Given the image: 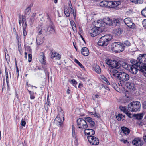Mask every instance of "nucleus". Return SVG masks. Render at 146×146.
Wrapping results in <instances>:
<instances>
[{"instance_id":"1","label":"nucleus","mask_w":146,"mask_h":146,"mask_svg":"<svg viewBox=\"0 0 146 146\" xmlns=\"http://www.w3.org/2000/svg\"><path fill=\"white\" fill-rule=\"evenodd\" d=\"M112 73L113 76L117 78L119 80V86H122L121 82L123 83L129 80L130 79L129 75L125 72L123 71H119V70L114 69L112 70Z\"/></svg>"},{"instance_id":"2","label":"nucleus","mask_w":146,"mask_h":146,"mask_svg":"<svg viewBox=\"0 0 146 146\" xmlns=\"http://www.w3.org/2000/svg\"><path fill=\"white\" fill-rule=\"evenodd\" d=\"M138 59L140 64L139 67V71L143 73L146 77V54H140Z\"/></svg>"},{"instance_id":"3","label":"nucleus","mask_w":146,"mask_h":146,"mask_svg":"<svg viewBox=\"0 0 146 146\" xmlns=\"http://www.w3.org/2000/svg\"><path fill=\"white\" fill-rule=\"evenodd\" d=\"M111 50L115 53H120L123 51L125 48V46L123 43L117 42H115L111 45Z\"/></svg>"},{"instance_id":"4","label":"nucleus","mask_w":146,"mask_h":146,"mask_svg":"<svg viewBox=\"0 0 146 146\" xmlns=\"http://www.w3.org/2000/svg\"><path fill=\"white\" fill-rule=\"evenodd\" d=\"M112 39V36L111 35H106L100 38L98 44L101 46H106Z\"/></svg>"},{"instance_id":"5","label":"nucleus","mask_w":146,"mask_h":146,"mask_svg":"<svg viewBox=\"0 0 146 146\" xmlns=\"http://www.w3.org/2000/svg\"><path fill=\"white\" fill-rule=\"evenodd\" d=\"M60 111L59 112L58 115L54 120V123L59 127H62L64 121V113L62 109L60 108Z\"/></svg>"},{"instance_id":"6","label":"nucleus","mask_w":146,"mask_h":146,"mask_svg":"<svg viewBox=\"0 0 146 146\" xmlns=\"http://www.w3.org/2000/svg\"><path fill=\"white\" fill-rule=\"evenodd\" d=\"M140 103L138 101H133L130 103L128 106V110L130 111H137L140 110Z\"/></svg>"},{"instance_id":"7","label":"nucleus","mask_w":146,"mask_h":146,"mask_svg":"<svg viewBox=\"0 0 146 146\" xmlns=\"http://www.w3.org/2000/svg\"><path fill=\"white\" fill-rule=\"evenodd\" d=\"M106 62L111 68L113 70L115 68L119 69L121 66V64L115 60L107 59L106 60Z\"/></svg>"},{"instance_id":"8","label":"nucleus","mask_w":146,"mask_h":146,"mask_svg":"<svg viewBox=\"0 0 146 146\" xmlns=\"http://www.w3.org/2000/svg\"><path fill=\"white\" fill-rule=\"evenodd\" d=\"M77 123L78 128L82 130L85 129L88 127L86 121L82 118H80L78 119Z\"/></svg>"},{"instance_id":"9","label":"nucleus","mask_w":146,"mask_h":146,"mask_svg":"<svg viewBox=\"0 0 146 146\" xmlns=\"http://www.w3.org/2000/svg\"><path fill=\"white\" fill-rule=\"evenodd\" d=\"M125 24L129 27L134 29L135 27V25L133 23L132 20L130 18H127L123 21Z\"/></svg>"},{"instance_id":"10","label":"nucleus","mask_w":146,"mask_h":146,"mask_svg":"<svg viewBox=\"0 0 146 146\" xmlns=\"http://www.w3.org/2000/svg\"><path fill=\"white\" fill-rule=\"evenodd\" d=\"M89 142L92 145H97L99 143L98 139L94 136H90L87 137Z\"/></svg>"},{"instance_id":"11","label":"nucleus","mask_w":146,"mask_h":146,"mask_svg":"<svg viewBox=\"0 0 146 146\" xmlns=\"http://www.w3.org/2000/svg\"><path fill=\"white\" fill-rule=\"evenodd\" d=\"M107 7L109 8L116 7L120 4V1H107Z\"/></svg>"},{"instance_id":"12","label":"nucleus","mask_w":146,"mask_h":146,"mask_svg":"<svg viewBox=\"0 0 146 146\" xmlns=\"http://www.w3.org/2000/svg\"><path fill=\"white\" fill-rule=\"evenodd\" d=\"M139 66L135 65H131L129 70L130 72L133 74H136L138 70L139 71Z\"/></svg>"},{"instance_id":"13","label":"nucleus","mask_w":146,"mask_h":146,"mask_svg":"<svg viewBox=\"0 0 146 146\" xmlns=\"http://www.w3.org/2000/svg\"><path fill=\"white\" fill-rule=\"evenodd\" d=\"M100 31L98 28L96 27L92 28L90 31V35L93 37L95 36L100 34Z\"/></svg>"},{"instance_id":"14","label":"nucleus","mask_w":146,"mask_h":146,"mask_svg":"<svg viewBox=\"0 0 146 146\" xmlns=\"http://www.w3.org/2000/svg\"><path fill=\"white\" fill-rule=\"evenodd\" d=\"M132 143L135 146H141L143 144V141L139 138H135L133 141Z\"/></svg>"},{"instance_id":"15","label":"nucleus","mask_w":146,"mask_h":146,"mask_svg":"<svg viewBox=\"0 0 146 146\" xmlns=\"http://www.w3.org/2000/svg\"><path fill=\"white\" fill-rule=\"evenodd\" d=\"M48 34H54L55 33V27L54 25H49L47 27L46 31H45Z\"/></svg>"},{"instance_id":"16","label":"nucleus","mask_w":146,"mask_h":146,"mask_svg":"<svg viewBox=\"0 0 146 146\" xmlns=\"http://www.w3.org/2000/svg\"><path fill=\"white\" fill-rule=\"evenodd\" d=\"M84 133L85 134H86L87 137L90 136H93L95 133V131L91 129H86L84 130Z\"/></svg>"},{"instance_id":"17","label":"nucleus","mask_w":146,"mask_h":146,"mask_svg":"<svg viewBox=\"0 0 146 146\" xmlns=\"http://www.w3.org/2000/svg\"><path fill=\"white\" fill-rule=\"evenodd\" d=\"M122 21L121 19L119 18H114L112 21V24L115 26L119 27L121 25V22Z\"/></svg>"},{"instance_id":"18","label":"nucleus","mask_w":146,"mask_h":146,"mask_svg":"<svg viewBox=\"0 0 146 146\" xmlns=\"http://www.w3.org/2000/svg\"><path fill=\"white\" fill-rule=\"evenodd\" d=\"M40 57L39 61L42 64H45L46 63V58L43 52L40 53Z\"/></svg>"},{"instance_id":"19","label":"nucleus","mask_w":146,"mask_h":146,"mask_svg":"<svg viewBox=\"0 0 146 146\" xmlns=\"http://www.w3.org/2000/svg\"><path fill=\"white\" fill-rule=\"evenodd\" d=\"M103 22V20H98L95 24V27L98 28L104 27L105 26L104 23Z\"/></svg>"},{"instance_id":"20","label":"nucleus","mask_w":146,"mask_h":146,"mask_svg":"<svg viewBox=\"0 0 146 146\" xmlns=\"http://www.w3.org/2000/svg\"><path fill=\"white\" fill-rule=\"evenodd\" d=\"M103 22L105 24L110 25L112 24V21L108 17H105L103 19Z\"/></svg>"},{"instance_id":"21","label":"nucleus","mask_w":146,"mask_h":146,"mask_svg":"<svg viewBox=\"0 0 146 146\" xmlns=\"http://www.w3.org/2000/svg\"><path fill=\"white\" fill-rule=\"evenodd\" d=\"M82 54L84 56H88L89 54V52L88 49L86 47L83 48L81 50Z\"/></svg>"},{"instance_id":"22","label":"nucleus","mask_w":146,"mask_h":146,"mask_svg":"<svg viewBox=\"0 0 146 146\" xmlns=\"http://www.w3.org/2000/svg\"><path fill=\"white\" fill-rule=\"evenodd\" d=\"M36 30L38 33V36H39L44 32V29L42 28V25H39L36 28Z\"/></svg>"},{"instance_id":"23","label":"nucleus","mask_w":146,"mask_h":146,"mask_svg":"<svg viewBox=\"0 0 146 146\" xmlns=\"http://www.w3.org/2000/svg\"><path fill=\"white\" fill-rule=\"evenodd\" d=\"M52 54L51 55V58H53L54 57H56V58L58 60H60L61 58L60 55L58 53L56 52H51Z\"/></svg>"},{"instance_id":"24","label":"nucleus","mask_w":146,"mask_h":146,"mask_svg":"<svg viewBox=\"0 0 146 146\" xmlns=\"http://www.w3.org/2000/svg\"><path fill=\"white\" fill-rule=\"evenodd\" d=\"M144 115V113H142L137 114H133V116L136 119L140 120L142 119Z\"/></svg>"},{"instance_id":"25","label":"nucleus","mask_w":146,"mask_h":146,"mask_svg":"<svg viewBox=\"0 0 146 146\" xmlns=\"http://www.w3.org/2000/svg\"><path fill=\"white\" fill-rule=\"evenodd\" d=\"M44 38L43 37L40 38V36H38L36 38V42L37 44L39 45L42 44L44 41Z\"/></svg>"},{"instance_id":"26","label":"nucleus","mask_w":146,"mask_h":146,"mask_svg":"<svg viewBox=\"0 0 146 146\" xmlns=\"http://www.w3.org/2000/svg\"><path fill=\"white\" fill-rule=\"evenodd\" d=\"M125 86L129 89H132V90H133L134 87V85L133 83L130 82H126L125 84Z\"/></svg>"},{"instance_id":"27","label":"nucleus","mask_w":146,"mask_h":146,"mask_svg":"<svg viewBox=\"0 0 146 146\" xmlns=\"http://www.w3.org/2000/svg\"><path fill=\"white\" fill-rule=\"evenodd\" d=\"M121 129L123 132L126 135H128L130 132V131L128 128L124 127H122Z\"/></svg>"},{"instance_id":"28","label":"nucleus","mask_w":146,"mask_h":146,"mask_svg":"<svg viewBox=\"0 0 146 146\" xmlns=\"http://www.w3.org/2000/svg\"><path fill=\"white\" fill-rule=\"evenodd\" d=\"M93 68L94 71L98 74H100L101 72V68L98 65L94 66Z\"/></svg>"},{"instance_id":"29","label":"nucleus","mask_w":146,"mask_h":146,"mask_svg":"<svg viewBox=\"0 0 146 146\" xmlns=\"http://www.w3.org/2000/svg\"><path fill=\"white\" fill-rule=\"evenodd\" d=\"M116 118L119 121L123 120L125 119V115H122L121 114H118V115L116 116Z\"/></svg>"},{"instance_id":"30","label":"nucleus","mask_w":146,"mask_h":146,"mask_svg":"<svg viewBox=\"0 0 146 146\" xmlns=\"http://www.w3.org/2000/svg\"><path fill=\"white\" fill-rule=\"evenodd\" d=\"M131 65H129L128 63L126 62H123L121 66L123 68L125 69L126 70H128L129 68L130 67Z\"/></svg>"},{"instance_id":"31","label":"nucleus","mask_w":146,"mask_h":146,"mask_svg":"<svg viewBox=\"0 0 146 146\" xmlns=\"http://www.w3.org/2000/svg\"><path fill=\"white\" fill-rule=\"evenodd\" d=\"M64 14L67 17H69L70 16V13L67 7H64Z\"/></svg>"},{"instance_id":"32","label":"nucleus","mask_w":146,"mask_h":146,"mask_svg":"<svg viewBox=\"0 0 146 146\" xmlns=\"http://www.w3.org/2000/svg\"><path fill=\"white\" fill-rule=\"evenodd\" d=\"M139 58V57L137 58V60H132V63L133 64V65H135L136 66H139V65H140V64L138 59Z\"/></svg>"},{"instance_id":"33","label":"nucleus","mask_w":146,"mask_h":146,"mask_svg":"<svg viewBox=\"0 0 146 146\" xmlns=\"http://www.w3.org/2000/svg\"><path fill=\"white\" fill-rule=\"evenodd\" d=\"M100 5L102 7H107V1H103L100 2Z\"/></svg>"},{"instance_id":"34","label":"nucleus","mask_w":146,"mask_h":146,"mask_svg":"<svg viewBox=\"0 0 146 146\" xmlns=\"http://www.w3.org/2000/svg\"><path fill=\"white\" fill-rule=\"evenodd\" d=\"M27 90L30 95V98L31 99H34L35 98V97L34 96V92L29 90L28 89Z\"/></svg>"},{"instance_id":"35","label":"nucleus","mask_w":146,"mask_h":146,"mask_svg":"<svg viewBox=\"0 0 146 146\" xmlns=\"http://www.w3.org/2000/svg\"><path fill=\"white\" fill-rule=\"evenodd\" d=\"M130 1L135 4H142L143 2V0H130Z\"/></svg>"},{"instance_id":"36","label":"nucleus","mask_w":146,"mask_h":146,"mask_svg":"<svg viewBox=\"0 0 146 146\" xmlns=\"http://www.w3.org/2000/svg\"><path fill=\"white\" fill-rule=\"evenodd\" d=\"M119 109L121 111H123L125 113L128 111L126 109V108L125 106H119Z\"/></svg>"},{"instance_id":"37","label":"nucleus","mask_w":146,"mask_h":146,"mask_svg":"<svg viewBox=\"0 0 146 146\" xmlns=\"http://www.w3.org/2000/svg\"><path fill=\"white\" fill-rule=\"evenodd\" d=\"M72 136L73 137L75 138L76 139V134H75V128L74 126L73 125L72 126Z\"/></svg>"},{"instance_id":"38","label":"nucleus","mask_w":146,"mask_h":146,"mask_svg":"<svg viewBox=\"0 0 146 146\" xmlns=\"http://www.w3.org/2000/svg\"><path fill=\"white\" fill-rule=\"evenodd\" d=\"M122 43L123 44V45L125 46V47H129L131 45V43L130 42L127 40L124 41Z\"/></svg>"},{"instance_id":"39","label":"nucleus","mask_w":146,"mask_h":146,"mask_svg":"<svg viewBox=\"0 0 146 146\" xmlns=\"http://www.w3.org/2000/svg\"><path fill=\"white\" fill-rule=\"evenodd\" d=\"M74 61L81 68L84 69L82 65L77 59H75Z\"/></svg>"},{"instance_id":"40","label":"nucleus","mask_w":146,"mask_h":146,"mask_svg":"<svg viewBox=\"0 0 146 146\" xmlns=\"http://www.w3.org/2000/svg\"><path fill=\"white\" fill-rule=\"evenodd\" d=\"M122 31L120 28H118L116 29L115 32L117 35H120L122 33Z\"/></svg>"},{"instance_id":"41","label":"nucleus","mask_w":146,"mask_h":146,"mask_svg":"<svg viewBox=\"0 0 146 146\" xmlns=\"http://www.w3.org/2000/svg\"><path fill=\"white\" fill-rule=\"evenodd\" d=\"M5 53L6 60L7 61V63H9V62L10 61V56L8 54H6L5 52Z\"/></svg>"},{"instance_id":"42","label":"nucleus","mask_w":146,"mask_h":146,"mask_svg":"<svg viewBox=\"0 0 146 146\" xmlns=\"http://www.w3.org/2000/svg\"><path fill=\"white\" fill-rule=\"evenodd\" d=\"M141 13L143 16L146 17V7L141 11Z\"/></svg>"},{"instance_id":"43","label":"nucleus","mask_w":146,"mask_h":146,"mask_svg":"<svg viewBox=\"0 0 146 146\" xmlns=\"http://www.w3.org/2000/svg\"><path fill=\"white\" fill-rule=\"evenodd\" d=\"M49 104H48L46 102V103L44 105L45 109L47 113H48V108L50 106Z\"/></svg>"},{"instance_id":"44","label":"nucleus","mask_w":146,"mask_h":146,"mask_svg":"<svg viewBox=\"0 0 146 146\" xmlns=\"http://www.w3.org/2000/svg\"><path fill=\"white\" fill-rule=\"evenodd\" d=\"M71 82L73 84V85L74 86H75L76 88H77V87L76 86V85L77 84V82L74 79H72L71 80Z\"/></svg>"},{"instance_id":"45","label":"nucleus","mask_w":146,"mask_h":146,"mask_svg":"<svg viewBox=\"0 0 146 146\" xmlns=\"http://www.w3.org/2000/svg\"><path fill=\"white\" fill-rule=\"evenodd\" d=\"M101 78L104 80V81H105V82H106L107 83V84H110V82L108 81L107 79L104 76H101Z\"/></svg>"},{"instance_id":"46","label":"nucleus","mask_w":146,"mask_h":146,"mask_svg":"<svg viewBox=\"0 0 146 146\" xmlns=\"http://www.w3.org/2000/svg\"><path fill=\"white\" fill-rule=\"evenodd\" d=\"M70 12L72 13L74 16V18H75L76 17V13L74 12V9L72 8V9H69Z\"/></svg>"},{"instance_id":"47","label":"nucleus","mask_w":146,"mask_h":146,"mask_svg":"<svg viewBox=\"0 0 146 146\" xmlns=\"http://www.w3.org/2000/svg\"><path fill=\"white\" fill-rule=\"evenodd\" d=\"M90 123V128H93L95 125V123L92 120Z\"/></svg>"},{"instance_id":"48","label":"nucleus","mask_w":146,"mask_h":146,"mask_svg":"<svg viewBox=\"0 0 146 146\" xmlns=\"http://www.w3.org/2000/svg\"><path fill=\"white\" fill-rule=\"evenodd\" d=\"M86 121H87L88 122L90 123L92 120V119L89 117H86L85 118V120Z\"/></svg>"},{"instance_id":"49","label":"nucleus","mask_w":146,"mask_h":146,"mask_svg":"<svg viewBox=\"0 0 146 146\" xmlns=\"http://www.w3.org/2000/svg\"><path fill=\"white\" fill-rule=\"evenodd\" d=\"M44 70L45 72L46 75L48 77V79H49V73L48 72V71L46 68H45V69H44Z\"/></svg>"},{"instance_id":"50","label":"nucleus","mask_w":146,"mask_h":146,"mask_svg":"<svg viewBox=\"0 0 146 146\" xmlns=\"http://www.w3.org/2000/svg\"><path fill=\"white\" fill-rule=\"evenodd\" d=\"M26 124V122L25 121V119H23V118H22L21 121V126L25 127Z\"/></svg>"},{"instance_id":"51","label":"nucleus","mask_w":146,"mask_h":146,"mask_svg":"<svg viewBox=\"0 0 146 146\" xmlns=\"http://www.w3.org/2000/svg\"><path fill=\"white\" fill-rule=\"evenodd\" d=\"M111 84L113 87L117 91V89L118 88V87L117 84L115 83H113Z\"/></svg>"},{"instance_id":"52","label":"nucleus","mask_w":146,"mask_h":146,"mask_svg":"<svg viewBox=\"0 0 146 146\" xmlns=\"http://www.w3.org/2000/svg\"><path fill=\"white\" fill-rule=\"evenodd\" d=\"M126 114V115L129 118H131L132 116H133V115L131 114V113L129 112L128 111L125 113Z\"/></svg>"},{"instance_id":"53","label":"nucleus","mask_w":146,"mask_h":146,"mask_svg":"<svg viewBox=\"0 0 146 146\" xmlns=\"http://www.w3.org/2000/svg\"><path fill=\"white\" fill-rule=\"evenodd\" d=\"M28 61L29 62H30L32 61V54H28Z\"/></svg>"},{"instance_id":"54","label":"nucleus","mask_w":146,"mask_h":146,"mask_svg":"<svg viewBox=\"0 0 146 146\" xmlns=\"http://www.w3.org/2000/svg\"><path fill=\"white\" fill-rule=\"evenodd\" d=\"M34 20V18L31 17L29 19V22L30 24L31 25H32L33 24V22Z\"/></svg>"},{"instance_id":"55","label":"nucleus","mask_w":146,"mask_h":146,"mask_svg":"<svg viewBox=\"0 0 146 146\" xmlns=\"http://www.w3.org/2000/svg\"><path fill=\"white\" fill-rule=\"evenodd\" d=\"M121 142H123L124 143L126 144L127 145L129 144V142L127 140H125L123 139H121L120 140Z\"/></svg>"},{"instance_id":"56","label":"nucleus","mask_w":146,"mask_h":146,"mask_svg":"<svg viewBox=\"0 0 146 146\" xmlns=\"http://www.w3.org/2000/svg\"><path fill=\"white\" fill-rule=\"evenodd\" d=\"M25 48L26 49H27V51H29L30 53H31L32 50L31 48L30 47V46H27Z\"/></svg>"},{"instance_id":"57","label":"nucleus","mask_w":146,"mask_h":146,"mask_svg":"<svg viewBox=\"0 0 146 146\" xmlns=\"http://www.w3.org/2000/svg\"><path fill=\"white\" fill-rule=\"evenodd\" d=\"M27 26L26 22H25V23H22V27L23 29H25Z\"/></svg>"},{"instance_id":"58","label":"nucleus","mask_w":146,"mask_h":146,"mask_svg":"<svg viewBox=\"0 0 146 146\" xmlns=\"http://www.w3.org/2000/svg\"><path fill=\"white\" fill-rule=\"evenodd\" d=\"M46 68H44V65H42V68L40 66L37 67V69L38 70H44V69Z\"/></svg>"},{"instance_id":"59","label":"nucleus","mask_w":146,"mask_h":146,"mask_svg":"<svg viewBox=\"0 0 146 146\" xmlns=\"http://www.w3.org/2000/svg\"><path fill=\"white\" fill-rule=\"evenodd\" d=\"M23 34L24 36V38H25V37L27 35V32L25 29H23Z\"/></svg>"},{"instance_id":"60","label":"nucleus","mask_w":146,"mask_h":146,"mask_svg":"<svg viewBox=\"0 0 146 146\" xmlns=\"http://www.w3.org/2000/svg\"><path fill=\"white\" fill-rule=\"evenodd\" d=\"M26 19H25V16H23L22 18V21L23 23H25V22H26Z\"/></svg>"},{"instance_id":"61","label":"nucleus","mask_w":146,"mask_h":146,"mask_svg":"<svg viewBox=\"0 0 146 146\" xmlns=\"http://www.w3.org/2000/svg\"><path fill=\"white\" fill-rule=\"evenodd\" d=\"M93 115H94V117H97V118H99V115L98 113H94V114H93Z\"/></svg>"},{"instance_id":"62","label":"nucleus","mask_w":146,"mask_h":146,"mask_svg":"<svg viewBox=\"0 0 146 146\" xmlns=\"http://www.w3.org/2000/svg\"><path fill=\"white\" fill-rule=\"evenodd\" d=\"M142 105H143V108H144L146 109V101H144L142 103Z\"/></svg>"},{"instance_id":"63","label":"nucleus","mask_w":146,"mask_h":146,"mask_svg":"<svg viewBox=\"0 0 146 146\" xmlns=\"http://www.w3.org/2000/svg\"><path fill=\"white\" fill-rule=\"evenodd\" d=\"M78 87L79 88H81L83 87V84L82 83H80Z\"/></svg>"},{"instance_id":"64","label":"nucleus","mask_w":146,"mask_h":146,"mask_svg":"<svg viewBox=\"0 0 146 146\" xmlns=\"http://www.w3.org/2000/svg\"><path fill=\"white\" fill-rule=\"evenodd\" d=\"M70 23L72 27V26L73 27L75 25H76L74 22L73 21H71Z\"/></svg>"}]
</instances>
